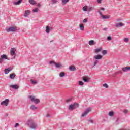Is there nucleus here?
<instances>
[{
  "instance_id": "1",
  "label": "nucleus",
  "mask_w": 130,
  "mask_h": 130,
  "mask_svg": "<svg viewBox=\"0 0 130 130\" xmlns=\"http://www.w3.org/2000/svg\"><path fill=\"white\" fill-rule=\"evenodd\" d=\"M27 124L29 125V127L32 128V129H36V127H37V124L34 122L32 120L27 121Z\"/></svg>"
},
{
  "instance_id": "2",
  "label": "nucleus",
  "mask_w": 130,
  "mask_h": 130,
  "mask_svg": "<svg viewBox=\"0 0 130 130\" xmlns=\"http://www.w3.org/2000/svg\"><path fill=\"white\" fill-rule=\"evenodd\" d=\"M29 99H30L31 102H34L35 104H38L40 103V100L39 99H36L35 96L33 95H29L28 96Z\"/></svg>"
},
{
  "instance_id": "3",
  "label": "nucleus",
  "mask_w": 130,
  "mask_h": 130,
  "mask_svg": "<svg viewBox=\"0 0 130 130\" xmlns=\"http://www.w3.org/2000/svg\"><path fill=\"white\" fill-rule=\"evenodd\" d=\"M76 108H79V104L77 103H74L73 104L70 105L68 107L69 110H74Z\"/></svg>"
},
{
  "instance_id": "4",
  "label": "nucleus",
  "mask_w": 130,
  "mask_h": 130,
  "mask_svg": "<svg viewBox=\"0 0 130 130\" xmlns=\"http://www.w3.org/2000/svg\"><path fill=\"white\" fill-rule=\"evenodd\" d=\"M50 64H54L56 67V68H57V69H59V68H62V64H59L58 63H56L55 61H50L49 62Z\"/></svg>"
},
{
  "instance_id": "5",
  "label": "nucleus",
  "mask_w": 130,
  "mask_h": 130,
  "mask_svg": "<svg viewBox=\"0 0 130 130\" xmlns=\"http://www.w3.org/2000/svg\"><path fill=\"white\" fill-rule=\"evenodd\" d=\"M4 59H7L8 60H9V58H8V56H7V55L3 54L1 56L0 63H3V61H4Z\"/></svg>"
},
{
  "instance_id": "6",
  "label": "nucleus",
  "mask_w": 130,
  "mask_h": 130,
  "mask_svg": "<svg viewBox=\"0 0 130 130\" xmlns=\"http://www.w3.org/2000/svg\"><path fill=\"white\" fill-rule=\"evenodd\" d=\"M10 102V100L9 99H5V101H2L1 103V105H5V106H8L9 105V103Z\"/></svg>"
},
{
  "instance_id": "7",
  "label": "nucleus",
  "mask_w": 130,
  "mask_h": 130,
  "mask_svg": "<svg viewBox=\"0 0 130 130\" xmlns=\"http://www.w3.org/2000/svg\"><path fill=\"white\" fill-rule=\"evenodd\" d=\"M90 111H91V109L90 108H87L85 111L82 113V114L81 115V117H84V116H86V115H87V114H88Z\"/></svg>"
},
{
  "instance_id": "8",
  "label": "nucleus",
  "mask_w": 130,
  "mask_h": 130,
  "mask_svg": "<svg viewBox=\"0 0 130 130\" xmlns=\"http://www.w3.org/2000/svg\"><path fill=\"white\" fill-rule=\"evenodd\" d=\"M7 32H16L17 31V28L14 27H10L6 29Z\"/></svg>"
},
{
  "instance_id": "9",
  "label": "nucleus",
  "mask_w": 130,
  "mask_h": 130,
  "mask_svg": "<svg viewBox=\"0 0 130 130\" xmlns=\"http://www.w3.org/2000/svg\"><path fill=\"white\" fill-rule=\"evenodd\" d=\"M82 79L85 83H89L90 78L89 77L83 76Z\"/></svg>"
},
{
  "instance_id": "10",
  "label": "nucleus",
  "mask_w": 130,
  "mask_h": 130,
  "mask_svg": "<svg viewBox=\"0 0 130 130\" xmlns=\"http://www.w3.org/2000/svg\"><path fill=\"white\" fill-rule=\"evenodd\" d=\"M10 54L12 56L16 55V49L15 48H11L10 50Z\"/></svg>"
},
{
  "instance_id": "11",
  "label": "nucleus",
  "mask_w": 130,
  "mask_h": 130,
  "mask_svg": "<svg viewBox=\"0 0 130 130\" xmlns=\"http://www.w3.org/2000/svg\"><path fill=\"white\" fill-rule=\"evenodd\" d=\"M98 13L100 14V16H102V18H103V19H109V16L107 15H102V13H101V11H100V10L98 11Z\"/></svg>"
},
{
  "instance_id": "12",
  "label": "nucleus",
  "mask_w": 130,
  "mask_h": 130,
  "mask_svg": "<svg viewBox=\"0 0 130 130\" xmlns=\"http://www.w3.org/2000/svg\"><path fill=\"white\" fill-rule=\"evenodd\" d=\"M12 70H13V68H8L7 69H5L4 70V73L5 74V75H7V74H9V72H11V71H12Z\"/></svg>"
},
{
  "instance_id": "13",
  "label": "nucleus",
  "mask_w": 130,
  "mask_h": 130,
  "mask_svg": "<svg viewBox=\"0 0 130 130\" xmlns=\"http://www.w3.org/2000/svg\"><path fill=\"white\" fill-rule=\"evenodd\" d=\"M103 56L102 55H100V54H98V55H96L94 56L93 58L94 59H102Z\"/></svg>"
},
{
  "instance_id": "14",
  "label": "nucleus",
  "mask_w": 130,
  "mask_h": 130,
  "mask_svg": "<svg viewBox=\"0 0 130 130\" xmlns=\"http://www.w3.org/2000/svg\"><path fill=\"white\" fill-rule=\"evenodd\" d=\"M122 70L124 73H125V72H127L128 71H130V67H126L124 68H122Z\"/></svg>"
},
{
  "instance_id": "15",
  "label": "nucleus",
  "mask_w": 130,
  "mask_h": 130,
  "mask_svg": "<svg viewBox=\"0 0 130 130\" xmlns=\"http://www.w3.org/2000/svg\"><path fill=\"white\" fill-rule=\"evenodd\" d=\"M88 44H89V45H91V46H92V45H95L96 44V42H95V41H94V40H90V41H89V43H88Z\"/></svg>"
},
{
  "instance_id": "16",
  "label": "nucleus",
  "mask_w": 130,
  "mask_h": 130,
  "mask_svg": "<svg viewBox=\"0 0 130 130\" xmlns=\"http://www.w3.org/2000/svg\"><path fill=\"white\" fill-rule=\"evenodd\" d=\"M31 14V11L30 10H26L24 13V17H28Z\"/></svg>"
},
{
  "instance_id": "17",
  "label": "nucleus",
  "mask_w": 130,
  "mask_h": 130,
  "mask_svg": "<svg viewBox=\"0 0 130 130\" xmlns=\"http://www.w3.org/2000/svg\"><path fill=\"white\" fill-rule=\"evenodd\" d=\"M28 2L29 4H30V5H32V6H35V5L37 4L36 1H35L34 0H29Z\"/></svg>"
},
{
  "instance_id": "18",
  "label": "nucleus",
  "mask_w": 130,
  "mask_h": 130,
  "mask_svg": "<svg viewBox=\"0 0 130 130\" xmlns=\"http://www.w3.org/2000/svg\"><path fill=\"white\" fill-rule=\"evenodd\" d=\"M11 88H12V89H19V86L17 84L14 85H10Z\"/></svg>"
},
{
  "instance_id": "19",
  "label": "nucleus",
  "mask_w": 130,
  "mask_h": 130,
  "mask_svg": "<svg viewBox=\"0 0 130 130\" xmlns=\"http://www.w3.org/2000/svg\"><path fill=\"white\" fill-rule=\"evenodd\" d=\"M122 26H123V23H117L115 25L116 28H119V27H122Z\"/></svg>"
},
{
  "instance_id": "20",
  "label": "nucleus",
  "mask_w": 130,
  "mask_h": 130,
  "mask_svg": "<svg viewBox=\"0 0 130 130\" xmlns=\"http://www.w3.org/2000/svg\"><path fill=\"white\" fill-rule=\"evenodd\" d=\"M69 69L70 71H77V69L75 68V67L74 66H71L69 68Z\"/></svg>"
},
{
  "instance_id": "21",
  "label": "nucleus",
  "mask_w": 130,
  "mask_h": 130,
  "mask_svg": "<svg viewBox=\"0 0 130 130\" xmlns=\"http://www.w3.org/2000/svg\"><path fill=\"white\" fill-rule=\"evenodd\" d=\"M16 77V74L15 73H12L10 75V79H15Z\"/></svg>"
},
{
  "instance_id": "22",
  "label": "nucleus",
  "mask_w": 130,
  "mask_h": 130,
  "mask_svg": "<svg viewBox=\"0 0 130 130\" xmlns=\"http://www.w3.org/2000/svg\"><path fill=\"white\" fill-rule=\"evenodd\" d=\"M22 2H23V0H19L17 2H14V4L16 6H18V5H20V4H21V3H22Z\"/></svg>"
},
{
  "instance_id": "23",
  "label": "nucleus",
  "mask_w": 130,
  "mask_h": 130,
  "mask_svg": "<svg viewBox=\"0 0 130 130\" xmlns=\"http://www.w3.org/2000/svg\"><path fill=\"white\" fill-rule=\"evenodd\" d=\"M70 0H62V4L63 6H64L67 4V3H69Z\"/></svg>"
},
{
  "instance_id": "24",
  "label": "nucleus",
  "mask_w": 130,
  "mask_h": 130,
  "mask_svg": "<svg viewBox=\"0 0 130 130\" xmlns=\"http://www.w3.org/2000/svg\"><path fill=\"white\" fill-rule=\"evenodd\" d=\"M80 29L81 31H84V24H81L80 25Z\"/></svg>"
},
{
  "instance_id": "25",
  "label": "nucleus",
  "mask_w": 130,
  "mask_h": 130,
  "mask_svg": "<svg viewBox=\"0 0 130 130\" xmlns=\"http://www.w3.org/2000/svg\"><path fill=\"white\" fill-rule=\"evenodd\" d=\"M66 76V73L64 72H61L59 74V77L60 78H62V77H64Z\"/></svg>"
},
{
  "instance_id": "26",
  "label": "nucleus",
  "mask_w": 130,
  "mask_h": 130,
  "mask_svg": "<svg viewBox=\"0 0 130 130\" xmlns=\"http://www.w3.org/2000/svg\"><path fill=\"white\" fill-rule=\"evenodd\" d=\"M30 109L31 110H35V109H37V107H35L34 105H32L30 106Z\"/></svg>"
},
{
  "instance_id": "27",
  "label": "nucleus",
  "mask_w": 130,
  "mask_h": 130,
  "mask_svg": "<svg viewBox=\"0 0 130 130\" xmlns=\"http://www.w3.org/2000/svg\"><path fill=\"white\" fill-rule=\"evenodd\" d=\"M102 48H97L95 49V52L98 53V52H100L102 50Z\"/></svg>"
},
{
  "instance_id": "28",
  "label": "nucleus",
  "mask_w": 130,
  "mask_h": 130,
  "mask_svg": "<svg viewBox=\"0 0 130 130\" xmlns=\"http://www.w3.org/2000/svg\"><path fill=\"white\" fill-rule=\"evenodd\" d=\"M46 32L47 33H49L50 32V28H49V26H47L46 28Z\"/></svg>"
},
{
  "instance_id": "29",
  "label": "nucleus",
  "mask_w": 130,
  "mask_h": 130,
  "mask_svg": "<svg viewBox=\"0 0 130 130\" xmlns=\"http://www.w3.org/2000/svg\"><path fill=\"white\" fill-rule=\"evenodd\" d=\"M113 114H114V112H113V111H110L109 112L108 115L109 116H113Z\"/></svg>"
},
{
  "instance_id": "30",
  "label": "nucleus",
  "mask_w": 130,
  "mask_h": 130,
  "mask_svg": "<svg viewBox=\"0 0 130 130\" xmlns=\"http://www.w3.org/2000/svg\"><path fill=\"white\" fill-rule=\"evenodd\" d=\"M93 9H94V8H93V7L87 8L88 12H91V11H93Z\"/></svg>"
},
{
  "instance_id": "31",
  "label": "nucleus",
  "mask_w": 130,
  "mask_h": 130,
  "mask_svg": "<svg viewBox=\"0 0 130 130\" xmlns=\"http://www.w3.org/2000/svg\"><path fill=\"white\" fill-rule=\"evenodd\" d=\"M57 2H58V0H52L51 1L52 5H54V4H56Z\"/></svg>"
},
{
  "instance_id": "32",
  "label": "nucleus",
  "mask_w": 130,
  "mask_h": 130,
  "mask_svg": "<svg viewBox=\"0 0 130 130\" xmlns=\"http://www.w3.org/2000/svg\"><path fill=\"white\" fill-rule=\"evenodd\" d=\"M83 11H84V12H86V11H88V7L87 6H84L83 9H82Z\"/></svg>"
},
{
  "instance_id": "33",
  "label": "nucleus",
  "mask_w": 130,
  "mask_h": 130,
  "mask_svg": "<svg viewBox=\"0 0 130 130\" xmlns=\"http://www.w3.org/2000/svg\"><path fill=\"white\" fill-rule=\"evenodd\" d=\"M32 12H33L34 13H38V8H36L32 10Z\"/></svg>"
},
{
  "instance_id": "34",
  "label": "nucleus",
  "mask_w": 130,
  "mask_h": 130,
  "mask_svg": "<svg viewBox=\"0 0 130 130\" xmlns=\"http://www.w3.org/2000/svg\"><path fill=\"white\" fill-rule=\"evenodd\" d=\"M119 74H122V72L121 71H119L115 73V75H119Z\"/></svg>"
},
{
  "instance_id": "35",
  "label": "nucleus",
  "mask_w": 130,
  "mask_h": 130,
  "mask_svg": "<svg viewBox=\"0 0 130 130\" xmlns=\"http://www.w3.org/2000/svg\"><path fill=\"white\" fill-rule=\"evenodd\" d=\"M79 85L80 86H83L84 85V82H83V81H79Z\"/></svg>"
},
{
  "instance_id": "36",
  "label": "nucleus",
  "mask_w": 130,
  "mask_h": 130,
  "mask_svg": "<svg viewBox=\"0 0 130 130\" xmlns=\"http://www.w3.org/2000/svg\"><path fill=\"white\" fill-rule=\"evenodd\" d=\"M103 55H105L107 53V51L105 50H103L102 51Z\"/></svg>"
},
{
  "instance_id": "37",
  "label": "nucleus",
  "mask_w": 130,
  "mask_h": 130,
  "mask_svg": "<svg viewBox=\"0 0 130 130\" xmlns=\"http://www.w3.org/2000/svg\"><path fill=\"white\" fill-rule=\"evenodd\" d=\"M99 62V61L98 60H96L95 61H94V64H93V67H95L97 63Z\"/></svg>"
},
{
  "instance_id": "38",
  "label": "nucleus",
  "mask_w": 130,
  "mask_h": 130,
  "mask_svg": "<svg viewBox=\"0 0 130 130\" xmlns=\"http://www.w3.org/2000/svg\"><path fill=\"white\" fill-rule=\"evenodd\" d=\"M31 83L34 85H36V84H37V81H36L35 80H31Z\"/></svg>"
},
{
  "instance_id": "39",
  "label": "nucleus",
  "mask_w": 130,
  "mask_h": 130,
  "mask_svg": "<svg viewBox=\"0 0 130 130\" xmlns=\"http://www.w3.org/2000/svg\"><path fill=\"white\" fill-rule=\"evenodd\" d=\"M103 87H105V88H108V85H107L106 83L103 84Z\"/></svg>"
},
{
  "instance_id": "40",
  "label": "nucleus",
  "mask_w": 130,
  "mask_h": 130,
  "mask_svg": "<svg viewBox=\"0 0 130 130\" xmlns=\"http://www.w3.org/2000/svg\"><path fill=\"white\" fill-rule=\"evenodd\" d=\"M20 125V124L18 123H16L15 125H14V127H18V126H19Z\"/></svg>"
},
{
  "instance_id": "41",
  "label": "nucleus",
  "mask_w": 130,
  "mask_h": 130,
  "mask_svg": "<svg viewBox=\"0 0 130 130\" xmlns=\"http://www.w3.org/2000/svg\"><path fill=\"white\" fill-rule=\"evenodd\" d=\"M128 40H129V39H128V38H125L124 39V42H128Z\"/></svg>"
},
{
  "instance_id": "42",
  "label": "nucleus",
  "mask_w": 130,
  "mask_h": 130,
  "mask_svg": "<svg viewBox=\"0 0 130 130\" xmlns=\"http://www.w3.org/2000/svg\"><path fill=\"white\" fill-rule=\"evenodd\" d=\"M71 101H72V99H68V100H67V103H69V102H71Z\"/></svg>"
},
{
  "instance_id": "43",
  "label": "nucleus",
  "mask_w": 130,
  "mask_h": 130,
  "mask_svg": "<svg viewBox=\"0 0 130 130\" xmlns=\"http://www.w3.org/2000/svg\"><path fill=\"white\" fill-rule=\"evenodd\" d=\"M107 40H111L112 39L111 38V37L108 36L107 38Z\"/></svg>"
},
{
  "instance_id": "44",
  "label": "nucleus",
  "mask_w": 130,
  "mask_h": 130,
  "mask_svg": "<svg viewBox=\"0 0 130 130\" xmlns=\"http://www.w3.org/2000/svg\"><path fill=\"white\" fill-rule=\"evenodd\" d=\"M83 22V23H87V22H88V20L87 19H84Z\"/></svg>"
},
{
  "instance_id": "45",
  "label": "nucleus",
  "mask_w": 130,
  "mask_h": 130,
  "mask_svg": "<svg viewBox=\"0 0 130 130\" xmlns=\"http://www.w3.org/2000/svg\"><path fill=\"white\" fill-rule=\"evenodd\" d=\"M37 6H38L39 8H40V7H41V4L40 3H38Z\"/></svg>"
},
{
  "instance_id": "46",
  "label": "nucleus",
  "mask_w": 130,
  "mask_h": 130,
  "mask_svg": "<svg viewBox=\"0 0 130 130\" xmlns=\"http://www.w3.org/2000/svg\"><path fill=\"white\" fill-rule=\"evenodd\" d=\"M46 117H51V116H50V114H47V115H46Z\"/></svg>"
},
{
  "instance_id": "47",
  "label": "nucleus",
  "mask_w": 130,
  "mask_h": 130,
  "mask_svg": "<svg viewBox=\"0 0 130 130\" xmlns=\"http://www.w3.org/2000/svg\"><path fill=\"white\" fill-rule=\"evenodd\" d=\"M97 2L98 4H101V2H102V0H97Z\"/></svg>"
},
{
  "instance_id": "48",
  "label": "nucleus",
  "mask_w": 130,
  "mask_h": 130,
  "mask_svg": "<svg viewBox=\"0 0 130 130\" xmlns=\"http://www.w3.org/2000/svg\"><path fill=\"white\" fill-rule=\"evenodd\" d=\"M123 112H124V113H125V114L127 113V110H126V109L124 110V111H123Z\"/></svg>"
},
{
  "instance_id": "49",
  "label": "nucleus",
  "mask_w": 130,
  "mask_h": 130,
  "mask_svg": "<svg viewBox=\"0 0 130 130\" xmlns=\"http://www.w3.org/2000/svg\"><path fill=\"white\" fill-rule=\"evenodd\" d=\"M89 122H91V123H93L94 121H93V120H88Z\"/></svg>"
},
{
  "instance_id": "50",
  "label": "nucleus",
  "mask_w": 130,
  "mask_h": 130,
  "mask_svg": "<svg viewBox=\"0 0 130 130\" xmlns=\"http://www.w3.org/2000/svg\"><path fill=\"white\" fill-rule=\"evenodd\" d=\"M100 10H101L102 11H104L105 9L104 8H101Z\"/></svg>"
},
{
  "instance_id": "51",
  "label": "nucleus",
  "mask_w": 130,
  "mask_h": 130,
  "mask_svg": "<svg viewBox=\"0 0 130 130\" xmlns=\"http://www.w3.org/2000/svg\"><path fill=\"white\" fill-rule=\"evenodd\" d=\"M119 120V118H118V119H117V120L116 121V123L118 122Z\"/></svg>"
},
{
  "instance_id": "52",
  "label": "nucleus",
  "mask_w": 130,
  "mask_h": 130,
  "mask_svg": "<svg viewBox=\"0 0 130 130\" xmlns=\"http://www.w3.org/2000/svg\"><path fill=\"white\" fill-rule=\"evenodd\" d=\"M103 30H107V28L105 27V28H104L103 29Z\"/></svg>"
},
{
  "instance_id": "53",
  "label": "nucleus",
  "mask_w": 130,
  "mask_h": 130,
  "mask_svg": "<svg viewBox=\"0 0 130 130\" xmlns=\"http://www.w3.org/2000/svg\"><path fill=\"white\" fill-rule=\"evenodd\" d=\"M15 58H16V56H14V57L12 58V59H15Z\"/></svg>"
},
{
  "instance_id": "54",
  "label": "nucleus",
  "mask_w": 130,
  "mask_h": 130,
  "mask_svg": "<svg viewBox=\"0 0 130 130\" xmlns=\"http://www.w3.org/2000/svg\"><path fill=\"white\" fill-rule=\"evenodd\" d=\"M52 41H53L52 40V41H51L50 42H52Z\"/></svg>"
}]
</instances>
